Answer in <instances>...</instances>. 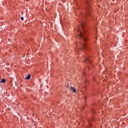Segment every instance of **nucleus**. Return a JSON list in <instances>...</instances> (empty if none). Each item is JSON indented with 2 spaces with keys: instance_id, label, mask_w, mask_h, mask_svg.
I'll return each instance as SVG.
<instances>
[{
  "instance_id": "nucleus-1",
  "label": "nucleus",
  "mask_w": 128,
  "mask_h": 128,
  "mask_svg": "<svg viewBox=\"0 0 128 128\" xmlns=\"http://www.w3.org/2000/svg\"><path fill=\"white\" fill-rule=\"evenodd\" d=\"M77 36L78 38H82L84 42H86L88 40V37L86 34L80 30H77Z\"/></svg>"
},
{
  "instance_id": "nucleus-2",
  "label": "nucleus",
  "mask_w": 128,
  "mask_h": 128,
  "mask_svg": "<svg viewBox=\"0 0 128 128\" xmlns=\"http://www.w3.org/2000/svg\"><path fill=\"white\" fill-rule=\"evenodd\" d=\"M84 60V64H92V58H90V57H85Z\"/></svg>"
},
{
  "instance_id": "nucleus-3",
  "label": "nucleus",
  "mask_w": 128,
  "mask_h": 128,
  "mask_svg": "<svg viewBox=\"0 0 128 128\" xmlns=\"http://www.w3.org/2000/svg\"><path fill=\"white\" fill-rule=\"evenodd\" d=\"M82 50H88V45L86 44L83 42L81 44V48H80Z\"/></svg>"
},
{
  "instance_id": "nucleus-4",
  "label": "nucleus",
  "mask_w": 128,
  "mask_h": 128,
  "mask_svg": "<svg viewBox=\"0 0 128 128\" xmlns=\"http://www.w3.org/2000/svg\"><path fill=\"white\" fill-rule=\"evenodd\" d=\"M88 124L89 126V128H92V122H94V117H92L91 118L88 119Z\"/></svg>"
},
{
  "instance_id": "nucleus-5",
  "label": "nucleus",
  "mask_w": 128,
  "mask_h": 128,
  "mask_svg": "<svg viewBox=\"0 0 128 128\" xmlns=\"http://www.w3.org/2000/svg\"><path fill=\"white\" fill-rule=\"evenodd\" d=\"M89 64V66H88L87 67H86V68H85V70L86 72H88L90 70V68H92L93 65H92V62L91 64Z\"/></svg>"
},
{
  "instance_id": "nucleus-6",
  "label": "nucleus",
  "mask_w": 128,
  "mask_h": 128,
  "mask_svg": "<svg viewBox=\"0 0 128 128\" xmlns=\"http://www.w3.org/2000/svg\"><path fill=\"white\" fill-rule=\"evenodd\" d=\"M70 90H72V92H76V90L74 88L72 87V86H71L70 88Z\"/></svg>"
},
{
  "instance_id": "nucleus-7",
  "label": "nucleus",
  "mask_w": 128,
  "mask_h": 128,
  "mask_svg": "<svg viewBox=\"0 0 128 128\" xmlns=\"http://www.w3.org/2000/svg\"><path fill=\"white\" fill-rule=\"evenodd\" d=\"M31 76L30 74H28V76L26 77L25 80H30Z\"/></svg>"
},
{
  "instance_id": "nucleus-8",
  "label": "nucleus",
  "mask_w": 128,
  "mask_h": 128,
  "mask_svg": "<svg viewBox=\"0 0 128 128\" xmlns=\"http://www.w3.org/2000/svg\"><path fill=\"white\" fill-rule=\"evenodd\" d=\"M6 82V79H4V78H2V79L1 80L0 82H2V83H3V84H4V82Z\"/></svg>"
},
{
  "instance_id": "nucleus-9",
  "label": "nucleus",
  "mask_w": 128,
  "mask_h": 128,
  "mask_svg": "<svg viewBox=\"0 0 128 128\" xmlns=\"http://www.w3.org/2000/svg\"><path fill=\"white\" fill-rule=\"evenodd\" d=\"M20 19L22 20H24V17H21Z\"/></svg>"
},
{
  "instance_id": "nucleus-10",
  "label": "nucleus",
  "mask_w": 128,
  "mask_h": 128,
  "mask_svg": "<svg viewBox=\"0 0 128 128\" xmlns=\"http://www.w3.org/2000/svg\"><path fill=\"white\" fill-rule=\"evenodd\" d=\"M84 98V100H86V96H85Z\"/></svg>"
},
{
  "instance_id": "nucleus-11",
  "label": "nucleus",
  "mask_w": 128,
  "mask_h": 128,
  "mask_svg": "<svg viewBox=\"0 0 128 128\" xmlns=\"http://www.w3.org/2000/svg\"><path fill=\"white\" fill-rule=\"evenodd\" d=\"M67 88H68V84Z\"/></svg>"
}]
</instances>
